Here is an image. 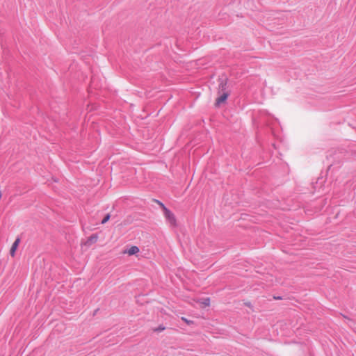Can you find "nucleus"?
Listing matches in <instances>:
<instances>
[{
	"instance_id": "nucleus-1",
	"label": "nucleus",
	"mask_w": 356,
	"mask_h": 356,
	"mask_svg": "<svg viewBox=\"0 0 356 356\" xmlns=\"http://www.w3.org/2000/svg\"><path fill=\"white\" fill-rule=\"evenodd\" d=\"M159 204L163 209L164 216L170 225L173 227H177V225L175 216L168 209H167L163 203L159 202Z\"/></svg>"
},
{
	"instance_id": "nucleus-2",
	"label": "nucleus",
	"mask_w": 356,
	"mask_h": 356,
	"mask_svg": "<svg viewBox=\"0 0 356 356\" xmlns=\"http://www.w3.org/2000/svg\"><path fill=\"white\" fill-rule=\"evenodd\" d=\"M228 93L224 92L222 95H221L219 97H218L216 100L215 106L218 107L221 105V104H223L225 102L228 97Z\"/></svg>"
},
{
	"instance_id": "nucleus-3",
	"label": "nucleus",
	"mask_w": 356,
	"mask_h": 356,
	"mask_svg": "<svg viewBox=\"0 0 356 356\" xmlns=\"http://www.w3.org/2000/svg\"><path fill=\"white\" fill-rule=\"evenodd\" d=\"M140 252L138 247L132 245L128 250H125L124 253L127 254L129 256L135 255Z\"/></svg>"
},
{
	"instance_id": "nucleus-4",
	"label": "nucleus",
	"mask_w": 356,
	"mask_h": 356,
	"mask_svg": "<svg viewBox=\"0 0 356 356\" xmlns=\"http://www.w3.org/2000/svg\"><path fill=\"white\" fill-rule=\"evenodd\" d=\"M197 302L200 305L201 308H205L210 306L211 300L209 298H205L198 300Z\"/></svg>"
},
{
	"instance_id": "nucleus-5",
	"label": "nucleus",
	"mask_w": 356,
	"mask_h": 356,
	"mask_svg": "<svg viewBox=\"0 0 356 356\" xmlns=\"http://www.w3.org/2000/svg\"><path fill=\"white\" fill-rule=\"evenodd\" d=\"M19 243H20V238H17L16 240L15 241V242L13 243V245L10 250V254L12 257L15 256V251H16Z\"/></svg>"
},
{
	"instance_id": "nucleus-6",
	"label": "nucleus",
	"mask_w": 356,
	"mask_h": 356,
	"mask_svg": "<svg viewBox=\"0 0 356 356\" xmlns=\"http://www.w3.org/2000/svg\"><path fill=\"white\" fill-rule=\"evenodd\" d=\"M97 236L92 235L89 238H88V240L84 243V245L90 246L92 243H95L97 241Z\"/></svg>"
},
{
	"instance_id": "nucleus-7",
	"label": "nucleus",
	"mask_w": 356,
	"mask_h": 356,
	"mask_svg": "<svg viewBox=\"0 0 356 356\" xmlns=\"http://www.w3.org/2000/svg\"><path fill=\"white\" fill-rule=\"evenodd\" d=\"M110 218H111L110 213H107L106 215H105V216L101 220V223L102 224L106 223L107 221L109 220Z\"/></svg>"
},
{
	"instance_id": "nucleus-8",
	"label": "nucleus",
	"mask_w": 356,
	"mask_h": 356,
	"mask_svg": "<svg viewBox=\"0 0 356 356\" xmlns=\"http://www.w3.org/2000/svg\"><path fill=\"white\" fill-rule=\"evenodd\" d=\"M181 320H182V321H184V322H186L188 325H191V324H193V321H189V320L186 319V318H184V317H182V318H181Z\"/></svg>"
},
{
	"instance_id": "nucleus-9",
	"label": "nucleus",
	"mask_w": 356,
	"mask_h": 356,
	"mask_svg": "<svg viewBox=\"0 0 356 356\" xmlns=\"http://www.w3.org/2000/svg\"><path fill=\"white\" fill-rule=\"evenodd\" d=\"M245 305L246 306L249 307H251V303H250V302H245Z\"/></svg>"
}]
</instances>
